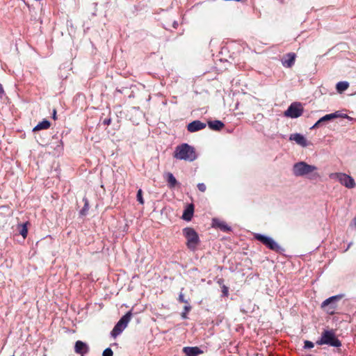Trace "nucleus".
<instances>
[{
  "mask_svg": "<svg viewBox=\"0 0 356 356\" xmlns=\"http://www.w3.org/2000/svg\"><path fill=\"white\" fill-rule=\"evenodd\" d=\"M173 156L177 159L189 161H193L197 157L195 148L187 143L177 146Z\"/></svg>",
  "mask_w": 356,
  "mask_h": 356,
  "instance_id": "1",
  "label": "nucleus"
},
{
  "mask_svg": "<svg viewBox=\"0 0 356 356\" xmlns=\"http://www.w3.org/2000/svg\"><path fill=\"white\" fill-rule=\"evenodd\" d=\"M316 344L328 345L337 348L341 346L340 340L337 339L333 330H325L321 334V337L316 341Z\"/></svg>",
  "mask_w": 356,
  "mask_h": 356,
  "instance_id": "2",
  "label": "nucleus"
},
{
  "mask_svg": "<svg viewBox=\"0 0 356 356\" xmlns=\"http://www.w3.org/2000/svg\"><path fill=\"white\" fill-rule=\"evenodd\" d=\"M183 235L186 238L187 248L195 251L200 242L197 232L192 227H186L183 229Z\"/></svg>",
  "mask_w": 356,
  "mask_h": 356,
  "instance_id": "3",
  "label": "nucleus"
},
{
  "mask_svg": "<svg viewBox=\"0 0 356 356\" xmlns=\"http://www.w3.org/2000/svg\"><path fill=\"white\" fill-rule=\"evenodd\" d=\"M316 167L309 165L304 161L298 162L294 164L293 172L297 177H302L309 175L316 170Z\"/></svg>",
  "mask_w": 356,
  "mask_h": 356,
  "instance_id": "4",
  "label": "nucleus"
},
{
  "mask_svg": "<svg viewBox=\"0 0 356 356\" xmlns=\"http://www.w3.org/2000/svg\"><path fill=\"white\" fill-rule=\"evenodd\" d=\"M329 177L332 179H335V180L339 181L341 185L344 186L345 187H346L348 188H353L356 186L354 179L351 176H350L346 173H343V172L331 173L329 175Z\"/></svg>",
  "mask_w": 356,
  "mask_h": 356,
  "instance_id": "5",
  "label": "nucleus"
},
{
  "mask_svg": "<svg viewBox=\"0 0 356 356\" xmlns=\"http://www.w3.org/2000/svg\"><path fill=\"white\" fill-rule=\"evenodd\" d=\"M343 295H337L332 296L325 300H324L321 304V308L325 309L327 313L329 314H334L335 313V309L337 307V302L342 299Z\"/></svg>",
  "mask_w": 356,
  "mask_h": 356,
  "instance_id": "6",
  "label": "nucleus"
},
{
  "mask_svg": "<svg viewBox=\"0 0 356 356\" xmlns=\"http://www.w3.org/2000/svg\"><path fill=\"white\" fill-rule=\"evenodd\" d=\"M254 238L260 241L270 250L276 252H280L282 250L281 246L278 245L272 238L264 236L260 234H254Z\"/></svg>",
  "mask_w": 356,
  "mask_h": 356,
  "instance_id": "7",
  "label": "nucleus"
},
{
  "mask_svg": "<svg viewBox=\"0 0 356 356\" xmlns=\"http://www.w3.org/2000/svg\"><path fill=\"white\" fill-rule=\"evenodd\" d=\"M303 107L300 103H292L284 112V115L291 118H296L302 115Z\"/></svg>",
  "mask_w": 356,
  "mask_h": 356,
  "instance_id": "8",
  "label": "nucleus"
},
{
  "mask_svg": "<svg viewBox=\"0 0 356 356\" xmlns=\"http://www.w3.org/2000/svg\"><path fill=\"white\" fill-rule=\"evenodd\" d=\"M207 124L200 120H194L187 124V130L190 133L196 132L206 128Z\"/></svg>",
  "mask_w": 356,
  "mask_h": 356,
  "instance_id": "9",
  "label": "nucleus"
},
{
  "mask_svg": "<svg viewBox=\"0 0 356 356\" xmlns=\"http://www.w3.org/2000/svg\"><path fill=\"white\" fill-rule=\"evenodd\" d=\"M89 346L86 343L81 341H76L74 346V351L76 353L81 355V356H83L89 352Z\"/></svg>",
  "mask_w": 356,
  "mask_h": 356,
  "instance_id": "10",
  "label": "nucleus"
},
{
  "mask_svg": "<svg viewBox=\"0 0 356 356\" xmlns=\"http://www.w3.org/2000/svg\"><path fill=\"white\" fill-rule=\"evenodd\" d=\"M296 55L295 53H289L284 56L282 63L285 67H291L295 63Z\"/></svg>",
  "mask_w": 356,
  "mask_h": 356,
  "instance_id": "11",
  "label": "nucleus"
},
{
  "mask_svg": "<svg viewBox=\"0 0 356 356\" xmlns=\"http://www.w3.org/2000/svg\"><path fill=\"white\" fill-rule=\"evenodd\" d=\"M290 140H294L299 145L305 147L308 145L307 139L300 134H291L289 138Z\"/></svg>",
  "mask_w": 356,
  "mask_h": 356,
  "instance_id": "12",
  "label": "nucleus"
},
{
  "mask_svg": "<svg viewBox=\"0 0 356 356\" xmlns=\"http://www.w3.org/2000/svg\"><path fill=\"white\" fill-rule=\"evenodd\" d=\"M338 117V115L337 113H330V114H327L325 115H324L323 117H322L321 118H320L314 124V126L312 127V129H315V128H318L319 127L322 123L323 122H327V121H330V120H332Z\"/></svg>",
  "mask_w": 356,
  "mask_h": 356,
  "instance_id": "13",
  "label": "nucleus"
},
{
  "mask_svg": "<svg viewBox=\"0 0 356 356\" xmlns=\"http://www.w3.org/2000/svg\"><path fill=\"white\" fill-rule=\"evenodd\" d=\"M30 225L29 221H26L24 223H19L17 225L16 229L18 232L19 234L22 235L23 239L24 240L28 235V225Z\"/></svg>",
  "mask_w": 356,
  "mask_h": 356,
  "instance_id": "14",
  "label": "nucleus"
},
{
  "mask_svg": "<svg viewBox=\"0 0 356 356\" xmlns=\"http://www.w3.org/2000/svg\"><path fill=\"white\" fill-rule=\"evenodd\" d=\"M194 212V206L191 204L187 206L186 209L184 211L182 218L186 221H190L193 217Z\"/></svg>",
  "mask_w": 356,
  "mask_h": 356,
  "instance_id": "15",
  "label": "nucleus"
},
{
  "mask_svg": "<svg viewBox=\"0 0 356 356\" xmlns=\"http://www.w3.org/2000/svg\"><path fill=\"white\" fill-rule=\"evenodd\" d=\"M183 352L187 356H197L202 353L198 347H184Z\"/></svg>",
  "mask_w": 356,
  "mask_h": 356,
  "instance_id": "16",
  "label": "nucleus"
},
{
  "mask_svg": "<svg viewBox=\"0 0 356 356\" xmlns=\"http://www.w3.org/2000/svg\"><path fill=\"white\" fill-rule=\"evenodd\" d=\"M212 225L214 227H218L223 232H228L230 230V227L223 221L218 219H213Z\"/></svg>",
  "mask_w": 356,
  "mask_h": 356,
  "instance_id": "17",
  "label": "nucleus"
},
{
  "mask_svg": "<svg viewBox=\"0 0 356 356\" xmlns=\"http://www.w3.org/2000/svg\"><path fill=\"white\" fill-rule=\"evenodd\" d=\"M208 126L212 130L220 131L222 129L224 128L225 124L220 120H213V121H209Z\"/></svg>",
  "mask_w": 356,
  "mask_h": 356,
  "instance_id": "18",
  "label": "nucleus"
},
{
  "mask_svg": "<svg viewBox=\"0 0 356 356\" xmlns=\"http://www.w3.org/2000/svg\"><path fill=\"white\" fill-rule=\"evenodd\" d=\"M51 123L47 120L39 122L33 129V131H37L42 129H47L50 127Z\"/></svg>",
  "mask_w": 356,
  "mask_h": 356,
  "instance_id": "19",
  "label": "nucleus"
},
{
  "mask_svg": "<svg viewBox=\"0 0 356 356\" xmlns=\"http://www.w3.org/2000/svg\"><path fill=\"white\" fill-rule=\"evenodd\" d=\"M132 316V313L131 311L128 312L125 315H124L118 321L122 325L126 328L129 322L130 321Z\"/></svg>",
  "mask_w": 356,
  "mask_h": 356,
  "instance_id": "20",
  "label": "nucleus"
},
{
  "mask_svg": "<svg viewBox=\"0 0 356 356\" xmlns=\"http://www.w3.org/2000/svg\"><path fill=\"white\" fill-rule=\"evenodd\" d=\"M167 181L168 184V186L170 188H173L177 184V181L174 175L171 172H168L167 174Z\"/></svg>",
  "mask_w": 356,
  "mask_h": 356,
  "instance_id": "21",
  "label": "nucleus"
},
{
  "mask_svg": "<svg viewBox=\"0 0 356 356\" xmlns=\"http://www.w3.org/2000/svg\"><path fill=\"white\" fill-rule=\"evenodd\" d=\"M125 329V327H124L122 324H120V323H117V324L115 325V327H113L112 332H111V335L113 337H116L118 335H119Z\"/></svg>",
  "mask_w": 356,
  "mask_h": 356,
  "instance_id": "22",
  "label": "nucleus"
},
{
  "mask_svg": "<svg viewBox=\"0 0 356 356\" xmlns=\"http://www.w3.org/2000/svg\"><path fill=\"white\" fill-rule=\"evenodd\" d=\"M349 86V84L346 81H341L337 84V90L338 92H341L346 90Z\"/></svg>",
  "mask_w": 356,
  "mask_h": 356,
  "instance_id": "23",
  "label": "nucleus"
},
{
  "mask_svg": "<svg viewBox=\"0 0 356 356\" xmlns=\"http://www.w3.org/2000/svg\"><path fill=\"white\" fill-rule=\"evenodd\" d=\"M136 197H137V200L138 202L140 204H144L145 203V201H144V199L143 197V191L142 189H139L137 192V195H136Z\"/></svg>",
  "mask_w": 356,
  "mask_h": 356,
  "instance_id": "24",
  "label": "nucleus"
},
{
  "mask_svg": "<svg viewBox=\"0 0 356 356\" xmlns=\"http://www.w3.org/2000/svg\"><path fill=\"white\" fill-rule=\"evenodd\" d=\"M178 301L179 302H183L186 304H188V301L185 299L184 293L181 291L179 294Z\"/></svg>",
  "mask_w": 356,
  "mask_h": 356,
  "instance_id": "25",
  "label": "nucleus"
},
{
  "mask_svg": "<svg viewBox=\"0 0 356 356\" xmlns=\"http://www.w3.org/2000/svg\"><path fill=\"white\" fill-rule=\"evenodd\" d=\"M191 307L189 305L184 306V312L181 314V317L183 318H187L186 313L188 312L191 310Z\"/></svg>",
  "mask_w": 356,
  "mask_h": 356,
  "instance_id": "26",
  "label": "nucleus"
},
{
  "mask_svg": "<svg viewBox=\"0 0 356 356\" xmlns=\"http://www.w3.org/2000/svg\"><path fill=\"white\" fill-rule=\"evenodd\" d=\"M113 350L110 348H106L102 354V356H113Z\"/></svg>",
  "mask_w": 356,
  "mask_h": 356,
  "instance_id": "27",
  "label": "nucleus"
},
{
  "mask_svg": "<svg viewBox=\"0 0 356 356\" xmlns=\"http://www.w3.org/2000/svg\"><path fill=\"white\" fill-rule=\"evenodd\" d=\"M197 188L200 191L204 193L206 191L207 187L206 185L203 183H200L197 184Z\"/></svg>",
  "mask_w": 356,
  "mask_h": 356,
  "instance_id": "28",
  "label": "nucleus"
},
{
  "mask_svg": "<svg viewBox=\"0 0 356 356\" xmlns=\"http://www.w3.org/2000/svg\"><path fill=\"white\" fill-rule=\"evenodd\" d=\"M221 288H222V293L223 296L225 297H227L229 295L228 287L226 286L225 285H222Z\"/></svg>",
  "mask_w": 356,
  "mask_h": 356,
  "instance_id": "29",
  "label": "nucleus"
},
{
  "mask_svg": "<svg viewBox=\"0 0 356 356\" xmlns=\"http://www.w3.org/2000/svg\"><path fill=\"white\" fill-rule=\"evenodd\" d=\"M314 343L310 341H305L304 347L305 348H312L314 347Z\"/></svg>",
  "mask_w": 356,
  "mask_h": 356,
  "instance_id": "30",
  "label": "nucleus"
},
{
  "mask_svg": "<svg viewBox=\"0 0 356 356\" xmlns=\"http://www.w3.org/2000/svg\"><path fill=\"white\" fill-rule=\"evenodd\" d=\"M4 95V90L3 88V86L0 83V97H2V96Z\"/></svg>",
  "mask_w": 356,
  "mask_h": 356,
  "instance_id": "31",
  "label": "nucleus"
},
{
  "mask_svg": "<svg viewBox=\"0 0 356 356\" xmlns=\"http://www.w3.org/2000/svg\"><path fill=\"white\" fill-rule=\"evenodd\" d=\"M111 119H105L104 121H103V124L104 125H109L111 124Z\"/></svg>",
  "mask_w": 356,
  "mask_h": 356,
  "instance_id": "32",
  "label": "nucleus"
},
{
  "mask_svg": "<svg viewBox=\"0 0 356 356\" xmlns=\"http://www.w3.org/2000/svg\"><path fill=\"white\" fill-rule=\"evenodd\" d=\"M350 225L353 226L355 228H356V216L353 219V221H352Z\"/></svg>",
  "mask_w": 356,
  "mask_h": 356,
  "instance_id": "33",
  "label": "nucleus"
},
{
  "mask_svg": "<svg viewBox=\"0 0 356 356\" xmlns=\"http://www.w3.org/2000/svg\"><path fill=\"white\" fill-rule=\"evenodd\" d=\"M223 282H224L223 279H219V280L217 281V282H218V284L219 285H223V284H223Z\"/></svg>",
  "mask_w": 356,
  "mask_h": 356,
  "instance_id": "34",
  "label": "nucleus"
},
{
  "mask_svg": "<svg viewBox=\"0 0 356 356\" xmlns=\"http://www.w3.org/2000/svg\"><path fill=\"white\" fill-rule=\"evenodd\" d=\"M56 110H54V114H53V118H54V119H56Z\"/></svg>",
  "mask_w": 356,
  "mask_h": 356,
  "instance_id": "35",
  "label": "nucleus"
},
{
  "mask_svg": "<svg viewBox=\"0 0 356 356\" xmlns=\"http://www.w3.org/2000/svg\"><path fill=\"white\" fill-rule=\"evenodd\" d=\"M84 211H86V209H85V208H83V209H82V211H81V213H83H83H84Z\"/></svg>",
  "mask_w": 356,
  "mask_h": 356,
  "instance_id": "36",
  "label": "nucleus"
},
{
  "mask_svg": "<svg viewBox=\"0 0 356 356\" xmlns=\"http://www.w3.org/2000/svg\"><path fill=\"white\" fill-rule=\"evenodd\" d=\"M84 211H86V209H85V208H83V209H82V211H81V213H83H83H84Z\"/></svg>",
  "mask_w": 356,
  "mask_h": 356,
  "instance_id": "37",
  "label": "nucleus"
}]
</instances>
